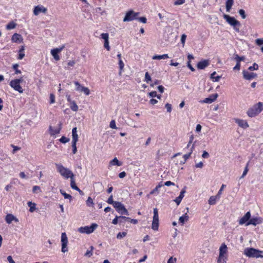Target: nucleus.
<instances>
[{"label": "nucleus", "mask_w": 263, "mask_h": 263, "mask_svg": "<svg viewBox=\"0 0 263 263\" xmlns=\"http://www.w3.org/2000/svg\"><path fill=\"white\" fill-rule=\"evenodd\" d=\"M55 166L57 172L65 179H68L72 176H74V174L69 168L64 166L60 163H55Z\"/></svg>", "instance_id": "obj_1"}, {"label": "nucleus", "mask_w": 263, "mask_h": 263, "mask_svg": "<svg viewBox=\"0 0 263 263\" xmlns=\"http://www.w3.org/2000/svg\"><path fill=\"white\" fill-rule=\"evenodd\" d=\"M263 110V103L258 102L250 108L247 112V115L251 118L255 117L260 114Z\"/></svg>", "instance_id": "obj_2"}, {"label": "nucleus", "mask_w": 263, "mask_h": 263, "mask_svg": "<svg viewBox=\"0 0 263 263\" xmlns=\"http://www.w3.org/2000/svg\"><path fill=\"white\" fill-rule=\"evenodd\" d=\"M244 254L250 258H263V251H260L253 248L245 249Z\"/></svg>", "instance_id": "obj_3"}, {"label": "nucleus", "mask_w": 263, "mask_h": 263, "mask_svg": "<svg viewBox=\"0 0 263 263\" xmlns=\"http://www.w3.org/2000/svg\"><path fill=\"white\" fill-rule=\"evenodd\" d=\"M219 253L217 259V263L226 262L227 259L228 247L225 243H222L219 249Z\"/></svg>", "instance_id": "obj_4"}, {"label": "nucleus", "mask_w": 263, "mask_h": 263, "mask_svg": "<svg viewBox=\"0 0 263 263\" xmlns=\"http://www.w3.org/2000/svg\"><path fill=\"white\" fill-rule=\"evenodd\" d=\"M23 81L22 78L12 80L10 82V85L15 91H18L20 93H22L24 91V89L21 87L20 83L22 82Z\"/></svg>", "instance_id": "obj_5"}, {"label": "nucleus", "mask_w": 263, "mask_h": 263, "mask_svg": "<svg viewBox=\"0 0 263 263\" xmlns=\"http://www.w3.org/2000/svg\"><path fill=\"white\" fill-rule=\"evenodd\" d=\"M159 215L158 210L157 208L154 209V216L152 224V229L154 231H157L159 228Z\"/></svg>", "instance_id": "obj_6"}, {"label": "nucleus", "mask_w": 263, "mask_h": 263, "mask_svg": "<svg viewBox=\"0 0 263 263\" xmlns=\"http://www.w3.org/2000/svg\"><path fill=\"white\" fill-rule=\"evenodd\" d=\"M97 227V224L92 223L90 227L85 226L79 228L78 231L81 233L90 234L92 233Z\"/></svg>", "instance_id": "obj_7"}, {"label": "nucleus", "mask_w": 263, "mask_h": 263, "mask_svg": "<svg viewBox=\"0 0 263 263\" xmlns=\"http://www.w3.org/2000/svg\"><path fill=\"white\" fill-rule=\"evenodd\" d=\"M224 18L226 20V21L231 26L234 27V29L239 31V29L235 28V26L237 25H240V23L237 21L234 17H231L227 14L223 15Z\"/></svg>", "instance_id": "obj_8"}, {"label": "nucleus", "mask_w": 263, "mask_h": 263, "mask_svg": "<svg viewBox=\"0 0 263 263\" xmlns=\"http://www.w3.org/2000/svg\"><path fill=\"white\" fill-rule=\"evenodd\" d=\"M61 245H62V249L61 251L63 253H65L68 251V238L67 237L66 234L65 233H62L61 234Z\"/></svg>", "instance_id": "obj_9"}, {"label": "nucleus", "mask_w": 263, "mask_h": 263, "mask_svg": "<svg viewBox=\"0 0 263 263\" xmlns=\"http://www.w3.org/2000/svg\"><path fill=\"white\" fill-rule=\"evenodd\" d=\"M114 207L117 211L121 214H125L128 215L129 213L127 209L125 208L124 205L121 202L117 201L115 202Z\"/></svg>", "instance_id": "obj_10"}, {"label": "nucleus", "mask_w": 263, "mask_h": 263, "mask_svg": "<svg viewBox=\"0 0 263 263\" xmlns=\"http://www.w3.org/2000/svg\"><path fill=\"white\" fill-rule=\"evenodd\" d=\"M138 14V13H136L133 10L128 11L126 13L125 16L123 18V21L124 22H129L136 19V16Z\"/></svg>", "instance_id": "obj_11"}, {"label": "nucleus", "mask_w": 263, "mask_h": 263, "mask_svg": "<svg viewBox=\"0 0 263 263\" xmlns=\"http://www.w3.org/2000/svg\"><path fill=\"white\" fill-rule=\"evenodd\" d=\"M64 48V46H62V47H60L59 48H56L51 50V54L56 61H58L60 60V58L59 55V53L62 51Z\"/></svg>", "instance_id": "obj_12"}, {"label": "nucleus", "mask_w": 263, "mask_h": 263, "mask_svg": "<svg viewBox=\"0 0 263 263\" xmlns=\"http://www.w3.org/2000/svg\"><path fill=\"white\" fill-rule=\"evenodd\" d=\"M101 39L104 41V47L107 50L109 51L110 47L109 44V34L107 33H103L101 34Z\"/></svg>", "instance_id": "obj_13"}, {"label": "nucleus", "mask_w": 263, "mask_h": 263, "mask_svg": "<svg viewBox=\"0 0 263 263\" xmlns=\"http://www.w3.org/2000/svg\"><path fill=\"white\" fill-rule=\"evenodd\" d=\"M47 11V9L46 7L42 5H37L34 8L33 12L34 15L37 16L41 13L45 14Z\"/></svg>", "instance_id": "obj_14"}, {"label": "nucleus", "mask_w": 263, "mask_h": 263, "mask_svg": "<svg viewBox=\"0 0 263 263\" xmlns=\"http://www.w3.org/2000/svg\"><path fill=\"white\" fill-rule=\"evenodd\" d=\"M234 120L240 127L243 129H246L249 126L247 121L245 120L240 119L239 118H234Z\"/></svg>", "instance_id": "obj_15"}, {"label": "nucleus", "mask_w": 263, "mask_h": 263, "mask_svg": "<svg viewBox=\"0 0 263 263\" xmlns=\"http://www.w3.org/2000/svg\"><path fill=\"white\" fill-rule=\"evenodd\" d=\"M262 222V219L260 217H253L250 219V220L246 224V226L253 225L256 226L257 224H260Z\"/></svg>", "instance_id": "obj_16"}, {"label": "nucleus", "mask_w": 263, "mask_h": 263, "mask_svg": "<svg viewBox=\"0 0 263 263\" xmlns=\"http://www.w3.org/2000/svg\"><path fill=\"white\" fill-rule=\"evenodd\" d=\"M5 221L8 224H11L13 221L18 222V219L12 214H8L5 217Z\"/></svg>", "instance_id": "obj_17"}, {"label": "nucleus", "mask_w": 263, "mask_h": 263, "mask_svg": "<svg viewBox=\"0 0 263 263\" xmlns=\"http://www.w3.org/2000/svg\"><path fill=\"white\" fill-rule=\"evenodd\" d=\"M11 41L14 43H21L23 42V38L21 34L15 33L11 36Z\"/></svg>", "instance_id": "obj_18"}, {"label": "nucleus", "mask_w": 263, "mask_h": 263, "mask_svg": "<svg viewBox=\"0 0 263 263\" xmlns=\"http://www.w3.org/2000/svg\"><path fill=\"white\" fill-rule=\"evenodd\" d=\"M218 96V95L217 93L212 94L210 95L209 98H205L203 101H201V102L204 103L211 104L216 100Z\"/></svg>", "instance_id": "obj_19"}, {"label": "nucleus", "mask_w": 263, "mask_h": 263, "mask_svg": "<svg viewBox=\"0 0 263 263\" xmlns=\"http://www.w3.org/2000/svg\"><path fill=\"white\" fill-rule=\"evenodd\" d=\"M243 77L245 79L250 80L257 77V74L253 72H249L247 71L243 70L242 71Z\"/></svg>", "instance_id": "obj_20"}, {"label": "nucleus", "mask_w": 263, "mask_h": 263, "mask_svg": "<svg viewBox=\"0 0 263 263\" xmlns=\"http://www.w3.org/2000/svg\"><path fill=\"white\" fill-rule=\"evenodd\" d=\"M251 218V213L250 212H248L246 213V214L240 219L239 220V224H243L245 223H247L248 221L250 220V219Z\"/></svg>", "instance_id": "obj_21"}, {"label": "nucleus", "mask_w": 263, "mask_h": 263, "mask_svg": "<svg viewBox=\"0 0 263 263\" xmlns=\"http://www.w3.org/2000/svg\"><path fill=\"white\" fill-rule=\"evenodd\" d=\"M70 180V186L71 187L75 190L77 191H79L80 193H82V191L76 185L75 179H74V176H72L71 177L69 178Z\"/></svg>", "instance_id": "obj_22"}, {"label": "nucleus", "mask_w": 263, "mask_h": 263, "mask_svg": "<svg viewBox=\"0 0 263 263\" xmlns=\"http://www.w3.org/2000/svg\"><path fill=\"white\" fill-rule=\"evenodd\" d=\"M194 149V144H193L191 148V151L189 154H185L183 156V160H181L180 161H177V163H179L180 164H184L186 160L190 157L191 155L193 149Z\"/></svg>", "instance_id": "obj_23"}, {"label": "nucleus", "mask_w": 263, "mask_h": 263, "mask_svg": "<svg viewBox=\"0 0 263 263\" xmlns=\"http://www.w3.org/2000/svg\"><path fill=\"white\" fill-rule=\"evenodd\" d=\"M209 64L208 60H203L199 62L197 64V68L199 69H203L207 67Z\"/></svg>", "instance_id": "obj_24"}, {"label": "nucleus", "mask_w": 263, "mask_h": 263, "mask_svg": "<svg viewBox=\"0 0 263 263\" xmlns=\"http://www.w3.org/2000/svg\"><path fill=\"white\" fill-rule=\"evenodd\" d=\"M122 165V162H120L118 160V159L116 157L114 158L112 160L110 161L109 163V166L110 167L111 166L117 165L118 166H121Z\"/></svg>", "instance_id": "obj_25"}, {"label": "nucleus", "mask_w": 263, "mask_h": 263, "mask_svg": "<svg viewBox=\"0 0 263 263\" xmlns=\"http://www.w3.org/2000/svg\"><path fill=\"white\" fill-rule=\"evenodd\" d=\"M185 193V190L184 189L182 190L181 191L179 196L174 200V201L177 203V205H179L181 202V200L184 197V194Z\"/></svg>", "instance_id": "obj_26"}, {"label": "nucleus", "mask_w": 263, "mask_h": 263, "mask_svg": "<svg viewBox=\"0 0 263 263\" xmlns=\"http://www.w3.org/2000/svg\"><path fill=\"white\" fill-rule=\"evenodd\" d=\"M189 216L187 213H185L183 216H181L179 218V222L180 223L181 226H183L184 223L189 220Z\"/></svg>", "instance_id": "obj_27"}, {"label": "nucleus", "mask_w": 263, "mask_h": 263, "mask_svg": "<svg viewBox=\"0 0 263 263\" xmlns=\"http://www.w3.org/2000/svg\"><path fill=\"white\" fill-rule=\"evenodd\" d=\"M72 141L74 142H77L78 141V135L77 134V127H74L72 130Z\"/></svg>", "instance_id": "obj_28"}, {"label": "nucleus", "mask_w": 263, "mask_h": 263, "mask_svg": "<svg viewBox=\"0 0 263 263\" xmlns=\"http://www.w3.org/2000/svg\"><path fill=\"white\" fill-rule=\"evenodd\" d=\"M220 198L217 195L211 196L208 200V203L210 205H214L216 203L217 199Z\"/></svg>", "instance_id": "obj_29"}, {"label": "nucleus", "mask_w": 263, "mask_h": 263, "mask_svg": "<svg viewBox=\"0 0 263 263\" xmlns=\"http://www.w3.org/2000/svg\"><path fill=\"white\" fill-rule=\"evenodd\" d=\"M24 50H25V46H21L20 50L18 51V59L19 60H22L25 57V53H24Z\"/></svg>", "instance_id": "obj_30"}, {"label": "nucleus", "mask_w": 263, "mask_h": 263, "mask_svg": "<svg viewBox=\"0 0 263 263\" xmlns=\"http://www.w3.org/2000/svg\"><path fill=\"white\" fill-rule=\"evenodd\" d=\"M169 58L167 54H164L163 55H155L153 57V60H161L166 59Z\"/></svg>", "instance_id": "obj_31"}, {"label": "nucleus", "mask_w": 263, "mask_h": 263, "mask_svg": "<svg viewBox=\"0 0 263 263\" xmlns=\"http://www.w3.org/2000/svg\"><path fill=\"white\" fill-rule=\"evenodd\" d=\"M27 205L29 207V211L31 213L33 212L36 210V204L35 203L29 201L27 202Z\"/></svg>", "instance_id": "obj_32"}, {"label": "nucleus", "mask_w": 263, "mask_h": 263, "mask_svg": "<svg viewBox=\"0 0 263 263\" xmlns=\"http://www.w3.org/2000/svg\"><path fill=\"white\" fill-rule=\"evenodd\" d=\"M49 129L50 134L51 135H55L60 133L61 130V127H59V128H53L51 126H50Z\"/></svg>", "instance_id": "obj_33"}, {"label": "nucleus", "mask_w": 263, "mask_h": 263, "mask_svg": "<svg viewBox=\"0 0 263 263\" xmlns=\"http://www.w3.org/2000/svg\"><path fill=\"white\" fill-rule=\"evenodd\" d=\"M17 24L13 21L9 23L6 26L7 30H12L16 28Z\"/></svg>", "instance_id": "obj_34"}, {"label": "nucleus", "mask_w": 263, "mask_h": 263, "mask_svg": "<svg viewBox=\"0 0 263 263\" xmlns=\"http://www.w3.org/2000/svg\"><path fill=\"white\" fill-rule=\"evenodd\" d=\"M233 5V0H228L226 2V6L227 12H230L232 6Z\"/></svg>", "instance_id": "obj_35"}, {"label": "nucleus", "mask_w": 263, "mask_h": 263, "mask_svg": "<svg viewBox=\"0 0 263 263\" xmlns=\"http://www.w3.org/2000/svg\"><path fill=\"white\" fill-rule=\"evenodd\" d=\"M86 203L87 206H88L89 207H91V208L94 207L95 203L93 201L92 199L90 197H88V198L86 201Z\"/></svg>", "instance_id": "obj_36"}, {"label": "nucleus", "mask_w": 263, "mask_h": 263, "mask_svg": "<svg viewBox=\"0 0 263 263\" xmlns=\"http://www.w3.org/2000/svg\"><path fill=\"white\" fill-rule=\"evenodd\" d=\"M60 192L61 194L64 196V198L68 199L69 200V201L71 202L72 198V196L70 194H67L66 193H65L64 191H63L62 190H60Z\"/></svg>", "instance_id": "obj_37"}, {"label": "nucleus", "mask_w": 263, "mask_h": 263, "mask_svg": "<svg viewBox=\"0 0 263 263\" xmlns=\"http://www.w3.org/2000/svg\"><path fill=\"white\" fill-rule=\"evenodd\" d=\"M70 107L72 111H77L78 110V106L75 101L71 102L70 104Z\"/></svg>", "instance_id": "obj_38"}, {"label": "nucleus", "mask_w": 263, "mask_h": 263, "mask_svg": "<svg viewBox=\"0 0 263 263\" xmlns=\"http://www.w3.org/2000/svg\"><path fill=\"white\" fill-rule=\"evenodd\" d=\"M74 84L76 86V90L79 92H82V90L84 88V86L81 85L78 82H74Z\"/></svg>", "instance_id": "obj_39"}, {"label": "nucleus", "mask_w": 263, "mask_h": 263, "mask_svg": "<svg viewBox=\"0 0 263 263\" xmlns=\"http://www.w3.org/2000/svg\"><path fill=\"white\" fill-rule=\"evenodd\" d=\"M216 72L215 71L213 72L211 74V79H212L213 82H218L221 78V76H214L216 74Z\"/></svg>", "instance_id": "obj_40"}, {"label": "nucleus", "mask_w": 263, "mask_h": 263, "mask_svg": "<svg viewBox=\"0 0 263 263\" xmlns=\"http://www.w3.org/2000/svg\"><path fill=\"white\" fill-rule=\"evenodd\" d=\"M234 59L237 63H240L241 61H244L245 60V57L244 56L239 57L238 54H235Z\"/></svg>", "instance_id": "obj_41"}, {"label": "nucleus", "mask_w": 263, "mask_h": 263, "mask_svg": "<svg viewBox=\"0 0 263 263\" xmlns=\"http://www.w3.org/2000/svg\"><path fill=\"white\" fill-rule=\"evenodd\" d=\"M163 186V184L162 183V182H160L159 183V184L153 190L150 192L151 194H154L156 192H158L159 189L161 187Z\"/></svg>", "instance_id": "obj_42"}, {"label": "nucleus", "mask_w": 263, "mask_h": 263, "mask_svg": "<svg viewBox=\"0 0 263 263\" xmlns=\"http://www.w3.org/2000/svg\"><path fill=\"white\" fill-rule=\"evenodd\" d=\"M119 67H120V71H119V75L121 76L122 74V71L123 70V68H124V64L121 59H120L119 61Z\"/></svg>", "instance_id": "obj_43"}, {"label": "nucleus", "mask_w": 263, "mask_h": 263, "mask_svg": "<svg viewBox=\"0 0 263 263\" xmlns=\"http://www.w3.org/2000/svg\"><path fill=\"white\" fill-rule=\"evenodd\" d=\"M32 192L33 193H37L41 192V187L39 186L35 185L32 188Z\"/></svg>", "instance_id": "obj_44"}, {"label": "nucleus", "mask_w": 263, "mask_h": 263, "mask_svg": "<svg viewBox=\"0 0 263 263\" xmlns=\"http://www.w3.org/2000/svg\"><path fill=\"white\" fill-rule=\"evenodd\" d=\"M127 235V233L125 232H119L117 235V238L118 239H122V238L124 237L125 236H126Z\"/></svg>", "instance_id": "obj_45"}, {"label": "nucleus", "mask_w": 263, "mask_h": 263, "mask_svg": "<svg viewBox=\"0 0 263 263\" xmlns=\"http://www.w3.org/2000/svg\"><path fill=\"white\" fill-rule=\"evenodd\" d=\"M151 80L152 79L151 76H149L148 72H146L145 74L144 81L147 83H149Z\"/></svg>", "instance_id": "obj_46"}, {"label": "nucleus", "mask_w": 263, "mask_h": 263, "mask_svg": "<svg viewBox=\"0 0 263 263\" xmlns=\"http://www.w3.org/2000/svg\"><path fill=\"white\" fill-rule=\"evenodd\" d=\"M176 262H177V258L175 257L174 256L170 257L167 261V263H176Z\"/></svg>", "instance_id": "obj_47"}, {"label": "nucleus", "mask_w": 263, "mask_h": 263, "mask_svg": "<svg viewBox=\"0 0 263 263\" xmlns=\"http://www.w3.org/2000/svg\"><path fill=\"white\" fill-rule=\"evenodd\" d=\"M255 43L258 46H261L263 45V38L257 39L255 40Z\"/></svg>", "instance_id": "obj_48"}, {"label": "nucleus", "mask_w": 263, "mask_h": 263, "mask_svg": "<svg viewBox=\"0 0 263 263\" xmlns=\"http://www.w3.org/2000/svg\"><path fill=\"white\" fill-rule=\"evenodd\" d=\"M109 126L112 129H117V127L116 125V122L115 120H111L109 124Z\"/></svg>", "instance_id": "obj_49"}, {"label": "nucleus", "mask_w": 263, "mask_h": 263, "mask_svg": "<svg viewBox=\"0 0 263 263\" xmlns=\"http://www.w3.org/2000/svg\"><path fill=\"white\" fill-rule=\"evenodd\" d=\"M117 201H114L113 200V196L112 195H110V197L108 198V200H107V203H109V204H111L113 205V206L114 205V203L115 202H117Z\"/></svg>", "instance_id": "obj_50"}, {"label": "nucleus", "mask_w": 263, "mask_h": 263, "mask_svg": "<svg viewBox=\"0 0 263 263\" xmlns=\"http://www.w3.org/2000/svg\"><path fill=\"white\" fill-rule=\"evenodd\" d=\"M82 92L86 96H88L90 94V90L88 87H84L82 90Z\"/></svg>", "instance_id": "obj_51"}, {"label": "nucleus", "mask_w": 263, "mask_h": 263, "mask_svg": "<svg viewBox=\"0 0 263 263\" xmlns=\"http://www.w3.org/2000/svg\"><path fill=\"white\" fill-rule=\"evenodd\" d=\"M72 153L73 154H76L77 152L76 143L77 142H72Z\"/></svg>", "instance_id": "obj_52"}, {"label": "nucleus", "mask_w": 263, "mask_h": 263, "mask_svg": "<svg viewBox=\"0 0 263 263\" xmlns=\"http://www.w3.org/2000/svg\"><path fill=\"white\" fill-rule=\"evenodd\" d=\"M258 66L257 64L256 63H254V64L253 65V66H250L249 67V69L250 70H257L258 69Z\"/></svg>", "instance_id": "obj_53"}, {"label": "nucleus", "mask_w": 263, "mask_h": 263, "mask_svg": "<svg viewBox=\"0 0 263 263\" xmlns=\"http://www.w3.org/2000/svg\"><path fill=\"white\" fill-rule=\"evenodd\" d=\"M239 14L241 15V16L242 17V18L243 19H245L246 18V14H245V11L243 9H240L239 10Z\"/></svg>", "instance_id": "obj_54"}, {"label": "nucleus", "mask_w": 263, "mask_h": 263, "mask_svg": "<svg viewBox=\"0 0 263 263\" xmlns=\"http://www.w3.org/2000/svg\"><path fill=\"white\" fill-rule=\"evenodd\" d=\"M18 67V65L17 64H15L13 65V68L15 70L16 74L21 73V70L17 69Z\"/></svg>", "instance_id": "obj_55"}, {"label": "nucleus", "mask_w": 263, "mask_h": 263, "mask_svg": "<svg viewBox=\"0 0 263 263\" xmlns=\"http://www.w3.org/2000/svg\"><path fill=\"white\" fill-rule=\"evenodd\" d=\"M55 102V96L53 93L50 95V103L53 104Z\"/></svg>", "instance_id": "obj_56"}, {"label": "nucleus", "mask_w": 263, "mask_h": 263, "mask_svg": "<svg viewBox=\"0 0 263 263\" xmlns=\"http://www.w3.org/2000/svg\"><path fill=\"white\" fill-rule=\"evenodd\" d=\"M185 3V0H176L174 2L175 5H180Z\"/></svg>", "instance_id": "obj_57"}, {"label": "nucleus", "mask_w": 263, "mask_h": 263, "mask_svg": "<svg viewBox=\"0 0 263 263\" xmlns=\"http://www.w3.org/2000/svg\"><path fill=\"white\" fill-rule=\"evenodd\" d=\"M186 38V35L185 34H183L181 35V43H182L183 46H184V45Z\"/></svg>", "instance_id": "obj_58"}, {"label": "nucleus", "mask_w": 263, "mask_h": 263, "mask_svg": "<svg viewBox=\"0 0 263 263\" xmlns=\"http://www.w3.org/2000/svg\"><path fill=\"white\" fill-rule=\"evenodd\" d=\"M226 186V185L224 184H222L220 189V190H219L217 195V197H220V195L222 193V192L224 189V187Z\"/></svg>", "instance_id": "obj_59"}, {"label": "nucleus", "mask_w": 263, "mask_h": 263, "mask_svg": "<svg viewBox=\"0 0 263 263\" xmlns=\"http://www.w3.org/2000/svg\"><path fill=\"white\" fill-rule=\"evenodd\" d=\"M165 108L167 109V111L168 112H171L172 111V105L169 103H166L165 105Z\"/></svg>", "instance_id": "obj_60"}, {"label": "nucleus", "mask_w": 263, "mask_h": 263, "mask_svg": "<svg viewBox=\"0 0 263 263\" xmlns=\"http://www.w3.org/2000/svg\"><path fill=\"white\" fill-rule=\"evenodd\" d=\"M93 249V247H91V251H87L86 252V253L85 254V255L87 257H90L92 255V253L91 252V251Z\"/></svg>", "instance_id": "obj_61"}, {"label": "nucleus", "mask_w": 263, "mask_h": 263, "mask_svg": "<svg viewBox=\"0 0 263 263\" xmlns=\"http://www.w3.org/2000/svg\"><path fill=\"white\" fill-rule=\"evenodd\" d=\"M61 142L63 143H65L69 141V139L66 138L64 136L62 137V138L60 139Z\"/></svg>", "instance_id": "obj_62"}, {"label": "nucleus", "mask_w": 263, "mask_h": 263, "mask_svg": "<svg viewBox=\"0 0 263 263\" xmlns=\"http://www.w3.org/2000/svg\"><path fill=\"white\" fill-rule=\"evenodd\" d=\"M76 64V61L74 60L69 61L67 63V65L70 67H73Z\"/></svg>", "instance_id": "obj_63"}, {"label": "nucleus", "mask_w": 263, "mask_h": 263, "mask_svg": "<svg viewBox=\"0 0 263 263\" xmlns=\"http://www.w3.org/2000/svg\"><path fill=\"white\" fill-rule=\"evenodd\" d=\"M139 22L142 23H146V18L145 17H141L138 18Z\"/></svg>", "instance_id": "obj_64"}]
</instances>
